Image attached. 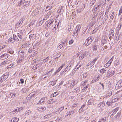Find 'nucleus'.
Listing matches in <instances>:
<instances>
[{"instance_id":"1","label":"nucleus","mask_w":122,"mask_h":122,"mask_svg":"<svg viewBox=\"0 0 122 122\" xmlns=\"http://www.w3.org/2000/svg\"><path fill=\"white\" fill-rule=\"evenodd\" d=\"M9 75L8 73L4 74L0 78V83L5 80L8 77Z\"/></svg>"},{"instance_id":"2","label":"nucleus","mask_w":122,"mask_h":122,"mask_svg":"<svg viewBox=\"0 0 122 122\" xmlns=\"http://www.w3.org/2000/svg\"><path fill=\"white\" fill-rule=\"evenodd\" d=\"M93 39V37L92 36L89 37L86 40L85 43L84 44V45L85 44V45H86L87 46H88L92 43Z\"/></svg>"},{"instance_id":"3","label":"nucleus","mask_w":122,"mask_h":122,"mask_svg":"<svg viewBox=\"0 0 122 122\" xmlns=\"http://www.w3.org/2000/svg\"><path fill=\"white\" fill-rule=\"evenodd\" d=\"M122 86V80L118 82L115 86V88L116 89H117L120 88Z\"/></svg>"},{"instance_id":"4","label":"nucleus","mask_w":122,"mask_h":122,"mask_svg":"<svg viewBox=\"0 0 122 122\" xmlns=\"http://www.w3.org/2000/svg\"><path fill=\"white\" fill-rule=\"evenodd\" d=\"M114 71L112 70L108 72L107 73L106 75V76L107 77V78L108 77H110L114 75Z\"/></svg>"},{"instance_id":"5","label":"nucleus","mask_w":122,"mask_h":122,"mask_svg":"<svg viewBox=\"0 0 122 122\" xmlns=\"http://www.w3.org/2000/svg\"><path fill=\"white\" fill-rule=\"evenodd\" d=\"M99 48V46L97 44H94L92 46V49L93 51H97Z\"/></svg>"},{"instance_id":"6","label":"nucleus","mask_w":122,"mask_h":122,"mask_svg":"<svg viewBox=\"0 0 122 122\" xmlns=\"http://www.w3.org/2000/svg\"><path fill=\"white\" fill-rule=\"evenodd\" d=\"M114 35V30L112 29H111L109 32V35L108 36L109 37V38L110 39L112 38Z\"/></svg>"},{"instance_id":"7","label":"nucleus","mask_w":122,"mask_h":122,"mask_svg":"<svg viewBox=\"0 0 122 122\" xmlns=\"http://www.w3.org/2000/svg\"><path fill=\"white\" fill-rule=\"evenodd\" d=\"M24 31V30H22L20 31V33H17V36H18L19 39L21 40L22 38V35H23V32Z\"/></svg>"},{"instance_id":"8","label":"nucleus","mask_w":122,"mask_h":122,"mask_svg":"<svg viewBox=\"0 0 122 122\" xmlns=\"http://www.w3.org/2000/svg\"><path fill=\"white\" fill-rule=\"evenodd\" d=\"M24 19V18H22L16 24V27H18L20 26L21 25Z\"/></svg>"},{"instance_id":"9","label":"nucleus","mask_w":122,"mask_h":122,"mask_svg":"<svg viewBox=\"0 0 122 122\" xmlns=\"http://www.w3.org/2000/svg\"><path fill=\"white\" fill-rule=\"evenodd\" d=\"M119 109V107H118L115 109L112 110L110 113V114L112 116L113 114H115Z\"/></svg>"},{"instance_id":"10","label":"nucleus","mask_w":122,"mask_h":122,"mask_svg":"<svg viewBox=\"0 0 122 122\" xmlns=\"http://www.w3.org/2000/svg\"><path fill=\"white\" fill-rule=\"evenodd\" d=\"M71 69V68H69L68 66L65 68L64 71L62 72L61 74L62 75L64 74H66V72H67Z\"/></svg>"},{"instance_id":"11","label":"nucleus","mask_w":122,"mask_h":122,"mask_svg":"<svg viewBox=\"0 0 122 122\" xmlns=\"http://www.w3.org/2000/svg\"><path fill=\"white\" fill-rule=\"evenodd\" d=\"M35 94H33V93L30 94L27 97V98L28 100H30L33 97Z\"/></svg>"},{"instance_id":"12","label":"nucleus","mask_w":122,"mask_h":122,"mask_svg":"<svg viewBox=\"0 0 122 122\" xmlns=\"http://www.w3.org/2000/svg\"><path fill=\"white\" fill-rule=\"evenodd\" d=\"M32 43H30V44L29 43H27L25 44H24L22 45V48H27L30 45H32Z\"/></svg>"},{"instance_id":"13","label":"nucleus","mask_w":122,"mask_h":122,"mask_svg":"<svg viewBox=\"0 0 122 122\" xmlns=\"http://www.w3.org/2000/svg\"><path fill=\"white\" fill-rule=\"evenodd\" d=\"M38 109L40 111L43 112L46 109V108L44 107H39L38 108Z\"/></svg>"},{"instance_id":"14","label":"nucleus","mask_w":122,"mask_h":122,"mask_svg":"<svg viewBox=\"0 0 122 122\" xmlns=\"http://www.w3.org/2000/svg\"><path fill=\"white\" fill-rule=\"evenodd\" d=\"M24 57L22 56L20 57L19 59L17 61V63H19L23 61H24Z\"/></svg>"},{"instance_id":"15","label":"nucleus","mask_w":122,"mask_h":122,"mask_svg":"<svg viewBox=\"0 0 122 122\" xmlns=\"http://www.w3.org/2000/svg\"><path fill=\"white\" fill-rule=\"evenodd\" d=\"M53 70L54 69L53 68L50 70L49 71H47V73L45 74V75H47L48 76H50L51 75L52 72L53 71Z\"/></svg>"},{"instance_id":"16","label":"nucleus","mask_w":122,"mask_h":122,"mask_svg":"<svg viewBox=\"0 0 122 122\" xmlns=\"http://www.w3.org/2000/svg\"><path fill=\"white\" fill-rule=\"evenodd\" d=\"M53 22L52 21H51L49 20H48L47 21L48 24L47 25H46V27H49L52 24Z\"/></svg>"},{"instance_id":"17","label":"nucleus","mask_w":122,"mask_h":122,"mask_svg":"<svg viewBox=\"0 0 122 122\" xmlns=\"http://www.w3.org/2000/svg\"><path fill=\"white\" fill-rule=\"evenodd\" d=\"M29 37L31 40L34 39L36 38L35 35L32 34L29 35Z\"/></svg>"},{"instance_id":"18","label":"nucleus","mask_w":122,"mask_h":122,"mask_svg":"<svg viewBox=\"0 0 122 122\" xmlns=\"http://www.w3.org/2000/svg\"><path fill=\"white\" fill-rule=\"evenodd\" d=\"M30 1H28L26 0H25V1H23L22 4L24 6H27L30 3Z\"/></svg>"},{"instance_id":"19","label":"nucleus","mask_w":122,"mask_h":122,"mask_svg":"<svg viewBox=\"0 0 122 122\" xmlns=\"http://www.w3.org/2000/svg\"><path fill=\"white\" fill-rule=\"evenodd\" d=\"M94 102L92 98H91L89 100L87 103L88 105H89L92 104Z\"/></svg>"},{"instance_id":"20","label":"nucleus","mask_w":122,"mask_h":122,"mask_svg":"<svg viewBox=\"0 0 122 122\" xmlns=\"http://www.w3.org/2000/svg\"><path fill=\"white\" fill-rule=\"evenodd\" d=\"M45 98V97H44L42 98H41L38 102L37 104V105L40 104H42V103L43 102H44V100Z\"/></svg>"},{"instance_id":"21","label":"nucleus","mask_w":122,"mask_h":122,"mask_svg":"<svg viewBox=\"0 0 122 122\" xmlns=\"http://www.w3.org/2000/svg\"><path fill=\"white\" fill-rule=\"evenodd\" d=\"M81 27V26L80 25H77L76 27L75 30L77 32H79L80 30V29Z\"/></svg>"},{"instance_id":"22","label":"nucleus","mask_w":122,"mask_h":122,"mask_svg":"<svg viewBox=\"0 0 122 122\" xmlns=\"http://www.w3.org/2000/svg\"><path fill=\"white\" fill-rule=\"evenodd\" d=\"M105 105V104L102 102H100L97 105V107H102L104 106Z\"/></svg>"},{"instance_id":"23","label":"nucleus","mask_w":122,"mask_h":122,"mask_svg":"<svg viewBox=\"0 0 122 122\" xmlns=\"http://www.w3.org/2000/svg\"><path fill=\"white\" fill-rule=\"evenodd\" d=\"M52 116L51 114H49L45 116L44 117V119H48Z\"/></svg>"},{"instance_id":"24","label":"nucleus","mask_w":122,"mask_h":122,"mask_svg":"<svg viewBox=\"0 0 122 122\" xmlns=\"http://www.w3.org/2000/svg\"><path fill=\"white\" fill-rule=\"evenodd\" d=\"M19 118L17 117H15L12 118L11 120V121H13V122H17L19 121Z\"/></svg>"},{"instance_id":"25","label":"nucleus","mask_w":122,"mask_h":122,"mask_svg":"<svg viewBox=\"0 0 122 122\" xmlns=\"http://www.w3.org/2000/svg\"><path fill=\"white\" fill-rule=\"evenodd\" d=\"M1 57L3 59H5L8 58V56L7 54H4L1 55Z\"/></svg>"},{"instance_id":"26","label":"nucleus","mask_w":122,"mask_h":122,"mask_svg":"<svg viewBox=\"0 0 122 122\" xmlns=\"http://www.w3.org/2000/svg\"><path fill=\"white\" fill-rule=\"evenodd\" d=\"M106 40L105 39H102L101 40V45L102 46H103L104 44L106 43Z\"/></svg>"},{"instance_id":"27","label":"nucleus","mask_w":122,"mask_h":122,"mask_svg":"<svg viewBox=\"0 0 122 122\" xmlns=\"http://www.w3.org/2000/svg\"><path fill=\"white\" fill-rule=\"evenodd\" d=\"M53 99H52L48 100L47 101V103L48 104H52L54 103Z\"/></svg>"},{"instance_id":"28","label":"nucleus","mask_w":122,"mask_h":122,"mask_svg":"<svg viewBox=\"0 0 122 122\" xmlns=\"http://www.w3.org/2000/svg\"><path fill=\"white\" fill-rule=\"evenodd\" d=\"M100 71L101 73L103 74L106 71V68L102 69H101Z\"/></svg>"},{"instance_id":"29","label":"nucleus","mask_w":122,"mask_h":122,"mask_svg":"<svg viewBox=\"0 0 122 122\" xmlns=\"http://www.w3.org/2000/svg\"><path fill=\"white\" fill-rule=\"evenodd\" d=\"M106 118L105 117H104V118H102L100 119L98 122H104L105 121H106Z\"/></svg>"},{"instance_id":"30","label":"nucleus","mask_w":122,"mask_h":122,"mask_svg":"<svg viewBox=\"0 0 122 122\" xmlns=\"http://www.w3.org/2000/svg\"><path fill=\"white\" fill-rule=\"evenodd\" d=\"M88 81V80H86L84 81H82V86H84V85H85L86 84V83Z\"/></svg>"},{"instance_id":"31","label":"nucleus","mask_w":122,"mask_h":122,"mask_svg":"<svg viewBox=\"0 0 122 122\" xmlns=\"http://www.w3.org/2000/svg\"><path fill=\"white\" fill-rule=\"evenodd\" d=\"M14 37V36H13ZM13 38L14 40V41H19V40H20L16 36V35H15V37H13Z\"/></svg>"},{"instance_id":"32","label":"nucleus","mask_w":122,"mask_h":122,"mask_svg":"<svg viewBox=\"0 0 122 122\" xmlns=\"http://www.w3.org/2000/svg\"><path fill=\"white\" fill-rule=\"evenodd\" d=\"M110 64L109 63V62L104 65V67L106 68L109 67L110 65Z\"/></svg>"},{"instance_id":"33","label":"nucleus","mask_w":122,"mask_h":122,"mask_svg":"<svg viewBox=\"0 0 122 122\" xmlns=\"http://www.w3.org/2000/svg\"><path fill=\"white\" fill-rule=\"evenodd\" d=\"M121 26L122 25L121 24H120L118 25V27L117 28V30L118 31L121 29Z\"/></svg>"},{"instance_id":"34","label":"nucleus","mask_w":122,"mask_h":122,"mask_svg":"<svg viewBox=\"0 0 122 122\" xmlns=\"http://www.w3.org/2000/svg\"><path fill=\"white\" fill-rule=\"evenodd\" d=\"M63 46V45L62 44H61L60 43L59 44V46H58V49H60Z\"/></svg>"},{"instance_id":"35","label":"nucleus","mask_w":122,"mask_h":122,"mask_svg":"<svg viewBox=\"0 0 122 122\" xmlns=\"http://www.w3.org/2000/svg\"><path fill=\"white\" fill-rule=\"evenodd\" d=\"M78 32L77 31L75 30V31L74 33L73 34V36L75 37H76L77 36L78 34L77 33Z\"/></svg>"},{"instance_id":"36","label":"nucleus","mask_w":122,"mask_h":122,"mask_svg":"<svg viewBox=\"0 0 122 122\" xmlns=\"http://www.w3.org/2000/svg\"><path fill=\"white\" fill-rule=\"evenodd\" d=\"M56 81H51L49 83H50V84H51L52 86H53L56 83Z\"/></svg>"},{"instance_id":"37","label":"nucleus","mask_w":122,"mask_h":122,"mask_svg":"<svg viewBox=\"0 0 122 122\" xmlns=\"http://www.w3.org/2000/svg\"><path fill=\"white\" fill-rule=\"evenodd\" d=\"M31 112L30 110H28L26 111L25 113V114L26 115H28L29 114H30L31 113Z\"/></svg>"},{"instance_id":"38","label":"nucleus","mask_w":122,"mask_h":122,"mask_svg":"<svg viewBox=\"0 0 122 122\" xmlns=\"http://www.w3.org/2000/svg\"><path fill=\"white\" fill-rule=\"evenodd\" d=\"M99 5H97V6L96 7H95V6L94 8V9L93 10V11H94L95 12L97 11L98 9V7H99Z\"/></svg>"},{"instance_id":"39","label":"nucleus","mask_w":122,"mask_h":122,"mask_svg":"<svg viewBox=\"0 0 122 122\" xmlns=\"http://www.w3.org/2000/svg\"><path fill=\"white\" fill-rule=\"evenodd\" d=\"M49 58V56H48L46 58H45L43 59V62H46L47 61Z\"/></svg>"},{"instance_id":"40","label":"nucleus","mask_w":122,"mask_h":122,"mask_svg":"<svg viewBox=\"0 0 122 122\" xmlns=\"http://www.w3.org/2000/svg\"><path fill=\"white\" fill-rule=\"evenodd\" d=\"M86 52H84L81 55V56H82V57L84 58L85 57H86Z\"/></svg>"},{"instance_id":"41","label":"nucleus","mask_w":122,"mask_h":122,"mask_svg":"<svg viewBox=\"0 0 122 122\" xmlns=\"http://www.w3.org/2000/svg\"><path fill=\"white\" fill-rule=\"evenodd\" d=\"M98 81V79H97L95 77V78H94L92 80V83H94V82L97 81Z\"/></svg>"},{"instance_id":"42","label":"nucleus","mask_w":122,"mask_h":122,"mask_svg":"<svg viewBox=\"0 0 122 122\" xmlns=\"http://www.w3.org/2000/svg\"><path fill=\"white\" fill-rule=\"evenodd\" d=\"M61 69L60 67H59L58 69L56 70V71L54 73V75H56L57 73L58 72H59V71Z\"/></svg>"},{"instance_id":"43","label":"nucleus","mask_w":122,"mask_h":122,"mask_svg":"<svg viewBox=\"0 0 122 122\" xmlns=\"http://www.w3.org/2000/svg\"><path fill=\"white\" fill-rule=\"evenodd\" d=\"M72 83H73L74 85L76 84L77 83V80H72Z\"/></svg>"},{"instance_id":"44","label":"nucleus","mask_w":122,"mask_h":122,"mask_svg":"<svg viewBox=\"0 0 122 122\" xmlns=\"http://www.w3.org/2000/svg\"><path fill=\"white\" fill-rule=\"evenodd\" d=\"M58 93L57 92H54L53 94H52V95H53V97H56V95H58Z\"/></svg>"},{"instance_id":"45","label":"nucleus","mask_w":122,"mask_h":122,"mask_svg":"<svg viewBox=\"0 0 122 122\" xmlns=\"http://www.w3.org/2000/svg\"><path fill=\"white\" fill-rule=\"evenodd\" d=\"M114 12H112V14H111V16H110L111 18L112 19V20L114 18Z\"/></svg>"},{"instance_id":"46","label":"nucleus","mask_w":122,"mask_h":122,"mask_svg":"<svg viewBox=\"0 0 122 122\" xmlns=\"http://www.w3.org/2000/svg\"><path fill=\"white\" fill-rule=\"evenodd\" d=\"M74 112L73 111H71L68 114H67V115L66 114V115L65 117L66 116H68V115H69V116H70V115H71V114H73Z\"/></svg>"},{"instance_id":"47","label":"nucleus","mask_w":122,"mask_h":122,"mask_svg":"<svg viewBox=\"0 0 122 122\" xmlns=\"http://www.w3.org/2000/svg\"><path fill=\"white\" fill-rule=\"evenodd\" d=\"M94 65V64L92 62L90 63H88V66H90V67H91Z\"/></svg>"},{"instance_id":"48","label":"nucleus","mask_w":122,"mask_h":122,"mask_svg":"<svg viewBox=\"0 0 122 122\" xmlns=\"http://www.w3.org/2000/svg\"><path fill=\"white\" fill-rule=\"evenodd\" d=\"M88 84H87L85 87H84L83 89H82V90H83L84 91H86L87 88H88Z\"/></svg>"},{"instance_id":"49","label":"nucleus","mask_w":122,"mask_h":122,"mask_svg":"<svg viewBox=\"0 0 122 122\" xmlns=\"http://www.w3.org/2000/svg\"><path fill=\"white\" fill-rule=\"evenodd\" d=\"M74 41V40L73 39H71L69 41V44H71Z\"/></svg>"},{"instance_id":"50","label":"nucleus","mask_w":122,"mask_h":122,"mask_svg":"<svg viewBox=\"0 0 122 122\" xmlns=\"http://www.w3.org/2000/svg\"><path fill=\"white\" fill-rule=\"evenodd\" d=\"M15 94H14L12 93H11L10 94V97H15Z\"/></svg>"},{"instance_id":"51","label":"nucleus","mask_w":122,"mask_h":122,"mask_svg":"<svg viewBox=\"0 0 122 122\" xmlns=\"http://www.w3.org/2000/svg\"><path fill=\"white\" fill-rule=\"evenodd\" d=\"M106 104L108 106H110L111 105V106H112L111 102H110L107 101L106 102Z\"/></svg>"},{"instance_id":"52","label":"nucleus","mask_w":122,"mask_h":122,"mask_svg":"<svg viewBox=\"0 0 122 122\" xmlns=\"http://www.w3.org/2000/svg\"><path fill=\"white\" fill-rule=\"evenodd\" d=\"M113 56L111 58V59H110V60H109V61H108L109 62H109V63L111 64V62H112V61L113 60Z\"/></svg>"},{"instance_id":"53","label":"nucleus","mask_w":122,"mask_h":122,"mask_svg":"<svg viewBox=\"0 0 122 122\" xmlns=\"http://www.w3.org/2000/svg\"><path fill=\"white\" fill-rule=\"evenodd\" d=\"M83 10V9L82 8H79L78 9L77 11L78 12H80L81 11H82Z\"/></svg>"},{"instance_id":"54","label":"nucleus","mask_w":122,"mask_h":122,"mask_svg":"<svg viewBox=\"0 0 122 122\" xmlns=\"http://www.w3.org/2000/svg\"><path fill=\"white\" fill-rule=\"evenodd\" d=\"M83 111L84 110H83V108L81 107L79 110V113L81 112H83Z\"/></svg>"},{"instance_id":"55","label":"nucleus","mask_w":122,"mask_h":122,"mask_svg":"<svg viewBox=\"0 0 122 122\" xmlns=\"http://www.w3.org/2000/svg\"><path fill=\"white\" fill-rule=\"evenodd\" d=\"M87 76V73H84L83 74V78H85Z\"/></svg>"},{"instance_id":"56","label":"nucleus","mask_w":122,"mask_h":122,"mask_svg":"<svg viewBox=\"0 0 122 122\" xmlns=\"http://www.w3.org/2000/svg\"><path fill=\"white\" fill-rule=\"evenodd\" d=\"M23 109V107H21L20 108H19L17 109V112H20V111H21Z\"/></svg>"},{"instance_id":"57","label":"nucleus","mask_w":122,"mask_h":122,"mask_svg":"<svg viewBox=\"0 0 122 122\" xmlns=\"http://www.w3.org/2000/svg\"><path fill=\"white\" fill-rule=\"evenodd\" d=\"M25 1V0H21V1L18 3V5H20L22 4L23 1Z\"/></svg>"},{"instance_id":"58","label":"nucleus","mask_w":122,"mask_h":122,"mask_svg":"<svg viewBox=\"0 0 122 122\" xmlns=\"http://www.w3.org/2000/svg\"><path fill=\"white\" fill-rule=\"evenodd\" d=\"M19 54H20V55H23V53H24V52L21 51H19Z\"/></svg>"},{"instance_id":"59","label":"nucleus","mask_w":122,"mask_h":122,"mask_svg":"<svg viewBox=\"0 0 122 122\" xmlns=\"http://www.w3.org/2000/svg\"><path fill=\"white\" fill-rule=\"evenodd\" d=\"M9 40L10 42H14V41L13 38H11L9 39Z\"/></svg>"},{"instance_id":"60","label":"nucleus","mask_w":122,"mask_h":122,"mask_svg":"<svg viewBox=\"0 0 122 122\" xmlns=\"http://www.w3.org/2000/svg\"><path fill=\"white\" fill-rule=\"evenodd\" d=\"M97 58H95L94 59L93 61H92V62L94 64L95 62L97 60Z\"/></svg>"},{"instance_id":"61","label":"nucleus","mask_w":122,"mask_h":122,"mask_svg":"<svg viewBox=\"0 0 122 122\" xmlns=\"http://www.w3.org/2000/svg\"><path fill=\"white\" fill-rule=\"evenodd\" d=\"M17 112V109L14 110L12 111V112H13V114L16 113Z\"/></svg>"},{"instance_id":"62","label":"nucleus","mask_w":122,"mask_h":122,"mask_svg":"<svg viewBox=\"0 0 122 122\" xmlns=\"http://www.w3.org/2000/svg\"><path fill=\"white\" fill-rule=\"evenodd\" d=\"M96 1V0H93L91 2L90 4H92V5H93Z\"/></svg>"},{"instance_id":"63","label":"nucleus","mask_w":122,"mask_h":122,"mask_svg":"<svg viewBox=\"0 0 122 122\" xmlns=\"http://www.w3.org/2000/svg\"><path fill=\"white\" fill-rule=\"evenodd\" d=\"M71 82V84L69 86L70 87V88H72L73 87V86H74V84H73V83H72V81Z\"/></svg>"},{"instance_id":"64","label":"nucleus","mask_w":122,"mask_h":122,"mask_svg":"<svg viewBox=\"0 0 122 122\" xmlns=\"http://www.w3.org/2000/svg\"><path fill=\"white\" fill-rule=\"evenodd\" d=\"M64 109V107H61V108H60L58 110H59V111H62V110H63Z\"/></svg>"}]
</instances>
